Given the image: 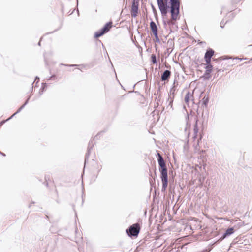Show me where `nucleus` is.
I'll use <instances>...</instances> for the list:
<instances>
[{
	"mask_svg": "<svg viewBox=\"0 0 252 252\" xmlns=\"http://www.w3.org/2000/svg\"><path fill=\"white\" fill-rule=\"evenodd\" d=\"M158 164L161 168L160 171L161 173L160 178L162 183V191H165L168 185L167 169L166 164L161 155L159 153H158Z\"/></svg>",
	"mask_w": 252,
	"mask_h": 252,
	"instance_id": "f257e3e1",
	"label": "nucleus"
},
{
	"mask_svg": "<svg viewBox=\"0 0 252 252\" xmlns=\"http://www.w3.org/2000/svg\"><path fill=\"white\" fill-rule=\"evenodd\" d=\"M171 19L176 21L178 18L179 14L180 2L179 0H170Z\"/></svg>",
	"mask_w": 252,
	"mask_h": 252,
	"instance_id": "f03ea898",
	"label": "nucleus"
},
{
	"mask_svg": "<svg viewBox=\"0 0 252 252\" xmlns=\"http://www.w3.org/2000/svg\"><path fill=\"white\" fill-rule=\"evenodd\" d=\"M157 1L161 15L163 16H166L169 8L167 0H157Z\"/></svg>",
	"mask_w": 252,
	"mask_h": 252,
	"instance_id": "7ed1b4c3",
	"label": "nucleus"
},
{
	"mask_svg": "<svg viewBox=\"0 0 252 252\" xmlns=\"http://www.w3.org/2000/svg\"><path fill=\"white\" fill-rule=\"evenodd\" d=\"M126 231L129 236H137L140 231L139 225L138 223L134 224L130 226Z\"/></svg>",
	"mask_w": 252,
	"mask_h": 252,
	"instance_id": "20e7f679",
	"label": "nucleus"
},
{
	"mask_svg": "<svg viewBox=\"0 0 252 252\" xmlns=\"http://www.w3.org/2000/svg\"><path fill=\"white\" fill-rule=\"evenodd\" d=\"M112 27V22H109L106 24L103 28L100 30L97 31L94 34L95 38H98L103 35L104 33L107 32Z\"/></svg>",
	"mask_w": 252,
	"mask_h": 252,
	"instance_id": "39448f33",
	"label": "nucleus"
},
{
	"mask_svg": "<svg viewBox=\"0 0 252 252\" xmlns=\"http://www.w3.org/2000/svg\"><path fill=\"white\" fill-rule=\"evenodd\" d=\"M214 53V52L212 49H209V50H207L204 56L205 60L207 63H210L211 58L213 55Z\"/></svg>",
	"mask_w": 252,
	"mask_h": 252,
	"instance_id": "423d86ee",
	"label": "nucleus"
},
{
	"mask_svg": "<svg viewBox=\"0 0 252 252\" xmlns=\"http://www.w3.org/2000/svg\"><path fill=\"white\" fill-rule=\"evenodd\" d=\"M138 10V3L135 2L134 0L132 3L131 7V16L132 17H135L137 16Z\"/></svg>",
	"mask_w": 252,
	"mask_h": 252,
	"instance_id": "0eeeda50",
	"label": "nucleus"
},
{
	"mask_svg": "<svg viewBox=\"0 0 252 252\" xmlns=\"http://www.w3.org/2000/svg\"><path fill=\"white\" fill-rule=\"evenodd\" d=\"M193 93L188 92L185 97V101L187 105H189V102L193 100Z\"/></svg>",
	"mask_w": 252,
	"mask_h": 252,
	"instance_id": "6e6552de",
	"label": "nucleus"
},
{
	"mask_svg": "<svg viewBox=\"0 0 252 252\" xmlns=\"http://www.w3.org/2000/svg\"><path fill=\"white\" fill-rule=\"evenodd\" d=\"M206 71L204 73V75L207 78L210 77V74L212 71V65L210 64V63H207L206 66L205 67Z\"/></svg>",
	"mask_w": 252,
	"mask_h": 252,
	"instance_id": "1a4fd4ad",
	"label": "nucleus"
},
{
	"mask_svg": "<svg viewBox=\"0 0 252 252\" xmlns=\"http://www.w3.org/2000/svg\"><path fill=\"white\" fill-rule=\"evenodd\" d=\"M150 26L153 34L158 33V28L154 22L151 21L150 23Z\"/></svg>",
	"mask_w": 252,
	"mask_h": 252,
	"instance_id": "9d476101",
	"label": "nucleus"
},
{
	"mask_svg": "<svg viewBox=\"0 0 252 252\" xmlns=\"http://www.w3.org/2000/svg\"><path fill=\"white\" fill-rule=\"evenodd\" d=\"M171 72L169 70H166L164 71L161 76V79L162 81L166 80L170 76Z\"/></svg>",
	"mask_w": 252,
	"mask_h": 252,
	"instance_id": "9b49d317",
	"label": "nucleus"
},
{
	"mask_svg": "<svg viewBox=\"0 0 252 252\" xmlns=\"http://www.w3.org/2000/svg\"><path fill=\"white\" fill-rule=\"evenodd\" d=\"M234 228H230L226 230L225 233L223 234L222 239L230 236L234 233Z\"/></svg>",
	"mask_w": 252,
	"mask_h": 252,
	"instance_id": "f8f14e48",
	"label": "nucleus"
},
{
	"mask_svg": "<svg viewBox=\"0 0 252 252\" xmlns=\"http://www.w3.org/2000/svg\"><path fill=\"white\" fill-rule=\"evenodd\" d=\"M29 98H28L27 101H26V102L21 106L20 107L18 110L14 114H13L9 119H8L7 120L11 119L12 117H13L14 115H15L16 114L18 113L19 112H20L22 109L25 107V106L27 104V103H28V100H29Z\"/></svg>",
	"mask_w": 252,
	"mask_h": 252,
	"instance_id": "ddd939ff",
	"label": "nucleus"
},
{
	"mask_svg": "<svg viewBox=\"0 0 252 252\" xmlns=\"http://www.w3.org/2000/svg\"><path fill=\"white\" fill-rule=\"evenodd\" d=\"M209 101V97L208 96H205L202 99L203 104L206 106Z\"/></svg>",
	"mask_w": 252,
	"mask_h": 252,
	"instance_id": "4468645a",
	"label": "nucleus"
},
{
	"mask_svg": "<svg viewBox=\"0 0 252 252\" xmlns=\"http://www.w3.org/2000/svg\"><path fill=\"white\" fill-rule=\"evenodd\" d=\"M200 140H201V138L197 140L196 144L194 145V149L196 152L199 151V143Z\"/></svg>",
	"mask_w": 252,
	"mask_h": 252,
	"instance_id": "2eb2a0df",
	"label": "nucleus"
},
{
	"mask_svg": "<svg viewBox=\"0 0 252 252\" xmlns=\"http://www.w3.org/2000/svg\"><path fill=\"white\" fill-rule=\"evenodd\" d=\"M151 60H152V63L155 64V63H157V60H156V56L154 54H152L151 55Z\"/></svg>",
	"mask_w": 252,
	"mask_h": 252,
	"instance_id": "dca6fc26",
	"label": "nucleus"
},
{
	"mask_svg": "<svg viewBox=\"0 0 252 252\" xmlns=\"http://www.w3.org/2000/svg\"><path fill=\"white\" fill-rule=\"evenodd\" d=\"M193 130H194V134L193 138H194V139H195L196 137V136H197V132H198V129H197L196 125H195L194 126Z\"/></svg>",
	"mask_w": 252,
	"mask_h": 252,
	"instance_id": "f3484780",
	"label": "nucleus"
},
{
	"mask_svg": "<svg viewBox=\"0 0 252 252\" xmlns=\"http://www.w3.org/2000/svg\"><path fill=\"white\" fill-rule=\"evenodd\" d=\"M154 35L155 37V42H156L157 43H159L160 40L158 38V33L154 34Z\"/></svg>",
	"mask_w": 252,
	"mask_h": 252,
	"instance_id": "a211bd4d",
	"label": "nucleus"
},
{
	"mask_svg": "<svg viewBox=\"0 0 252 252\" xmlns=\"http://www.w3.org/2000/svg\"><path fill=\"white\" fill-rule=\"evenodd\" d=\"M168 101H169L168 105L170 106L171 107H172V103L173 101V98H172L171 96H170L169 98H168Z\"/></svg>",
	"mask_w": 252,
	"mask_h": 252,
	"instance_id": "6ab92c4d",
	"label": "nucleus"
},
{
	"mask_svg": "<svg viewBox=\"0 0 252 252\" xmlns=\"http://www.w3.org/2000/svg\"><path fill=\"white\" fill-rule=\"evenodd\" d=\"M242 226V222H239L238 224V227L236 228L237 229H238L240 227Z\"/></svg>",
	"mask_w": 252,
	"mask_h": 252,
	"instance_id": "aec40b11",
	"label": "nucleus"
},
{
	"mask_svg": "<svg viewBox=\"0 0 252 252\" xmlns=\"http://www.w3.org/2000/svg\"><path fill=\"white\" fill-rule=\"evenodd\" d=\"M55 78V75H53V76H52L50 77L48 79V80H51V79H52V78Z\"/></svg>",
	"mask_w": 252,
	"mask_h": 252,
	"instance_id": "412c9836",
	"label": "nucleus"
},
{
	"mask_svg": "<svg viewBox=\"0 0 252 252\" xmlns=\"http://www.w3.org/2000/svg\"><path fill=\"white\" fill-rule=\"evenodd\" d=\"M152 6L153 10L154 12L155 11H156L155 8L153 5H152Z\"/></svg>",
	"mask_w": 252,
	"mask_h": 252,
	"instance_id": "4be33fe9",
	"label": "nucleus"
},
{
	"mask_svg": "<svg viewBox=\"0 0 252 252\" xmlns=\"http://www.w3.org/2000/svg\"><path fill=\"white\" fill-rule=\"evenodd\" d=\"M223 26H224V25H222V22H221V23H220V27H221V28H223Z\"/></svg>",
	"mask_w": 252,
	"mask_h": 252,
	"instance_id": "5701e85b",
	"label": "nucleus"
},
{
	"mask_svg": "<svg viewBox=\"0 0 252 252\" xmlns=\"http://www.w3.org/2000/svg\"><path fill=\"white\" fill-rule=\"evenodd\" d=\"M36 80H37V82H38V81H39V78L36 77V79H35V81H36Z\"/></svg>",
	"mask_w": 252,
	"mask_h": 252,
	"instance_id": "b1692460",
	"label": "nucleus"
},
{
	"mask_svg": "<svg viewBox=\"0 0 252 252\" xmlns=\"http://www.w3.org/2000/svg\"><path fill=\"white\" fill-rule=\"evenodd\" d=\"M236 59H238V60H243V59L242 58H236Z\"/></svg>",
	"mask_w": 252,
	"mask_h": 252,
	"instance_id": "393cba45",
	"label": "nucleus"
},
{
	"mask_svg": "<svg viewBox=\"0 0 252 252\" xmlns=\"http://www.w3.org/2000/svg\"><path fill=\"white\" fill-rule=\"evenodd\" d=\"M45 84L44 85V86L43 87V88H42V90H43L44 89V88H45Z\"/></svg>",
	"mask_w": 252,
	"mask_h": 252,
	"instance_id": "a878e982",
	"label": "nucleus"
},
{
	"mask_svg": "<svg viewBox=\"0 0 252 252\" xmlns=\"http://www.w3.org/2000/svg\"><path fill=\"white\" fill-rule=\"evenodd\" d=\"M38 45H40V41L39 42V43H38Z\"/></svg>",
	"mask_w": 252,
	"mask_h": 252,
	"instance_id": "bb28decb",
	"label": "nucleus"
},
{
	"mask_svg": "<svg viewBox=\"0 0 252 252\" xmlns=\"http://www.w3.org/2000/svg\"><path fill=\"white\" fill-rule=\"evenodd\" d=\"M76 65H71V66H75Z\"/></svg>",
	"mask_w": 252,
	"mask_h": 252,
	"instance_id": "cd10ccee",
	"label": "nucleus"
}]
</instances>
